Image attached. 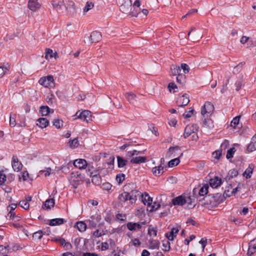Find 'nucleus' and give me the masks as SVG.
Masks as SVG:
<instances>
[{"label": "nucleus", "mask_w": 256, "mask_h": 256, "mask_svg": "<svg viewBox=\"0 0 256 256\" xmlns=\"http://www.w3.org/2000/svg\"><path fill=\"white\" fill-rule=\"evenodd\" d=\"M6 176L4 170L0 171V184H2L6 181Z\"/></svg>", "instance_id": "nucleus-53"}, {"label": "nucleus", "mask_w": 256, "mask_h": 256, "mask_svg": "<svg viewBox=\"0 0 256 256\" xmlns=\"http://www.w3.org/2000/svg\"><path fill=\"white\" fill-rule=\"evenodd\" d=\"M40 112L42 116H46L50 112V110L48 106H42Z\"/></svg>", "instance_id": "nucleus-38"}, {"label": "nucleus", "mask_w": 256, "mask_h": 256, "mask_svg": "<svg viewBox=\"0 0 256 256\" xmlns=\"http://www.w3.org/2000/svg\"><path fill=\"white\" fill-rule=\"evenodd\" d=\"M174 205L185 206L188 208H192L194 206V199L188 195H181L172 199Z\"/></svg>", "instance_id": "nucleus-2"}, {"label": "nucleus", "mask_w": 256, "mask_h": 256, "mask_svg": "<svg viewBox=\"0 0 256 256\" xmlns=\"http://www.w3.org/2000/svg\"><path fill=\"white\" fill-rule=\"evenodd\" d=\"M204 118L202 122V126L206 128L212 130L214 128V122L213 120L210 118Z\"/></svg>", "instance_id": "nucleus-14"}, {"label": "nucleus", "mask_w": 256, "mask_h": 256, "mask_svg": "<svg viewBox=\"0 0 256 256\" xmlns=\"http://www.w3.org/2000/svg\"><path fill=\"white\" fill-rule=\"evenodd\" d=\"M118 199L121 202H126L129 200V193L128 192H124L118 196Z\"/></svg>", "instance_id": "nucleus-39"}, {"label": "nucleus", "mask_w": 256, "mask_h": 256, "mask_svg": "<svg viewBox=\"0 0 256 256\" xmlns=\"http://www.w3.org/2000/svg\"><path fill=\"white\" fill-rule=\"evenodd\" d=\"M181 69L176 65H172L170 68V72L172 76H178L180 74Z\"/></svg>", "instance_id": "nucleus-28"}, {"label": "nucleus", "mask_w": 256, "mask_h": 256, "mask_svg": "<svg viewBox=\"0 0 256 256\" xmlns=\"http://www.w3.org/2000/svg\"><path fill=\"white\" fill-rule=\"evenodd\" d=\"M179 102L180 103V104L179 106H186L190 102V99L188 94H183L182 96L180 98Z\"/></svg>", "instance_id": "nucleus-26"}, {"label": "nucleus", "mask_w": 256, "mask_h": 256, "mask_svg": "<svg viewBox=\"0 0 256 256\" xmlns=\"http://www.w3.org/2000/svg\"><path fill=\"white\" fill-rule=\"evenodd\" d=\"M194 30V28H192L191 30L188 32V37L190 36V40H191L193 42H195L196 40H198L200 38H202V33L200 32H195L192 34H191L192 32Z\"/></svg>", "instance_id": "nucleus-16"}, {"label": "nucleus", "mask_w": 256, "mask_h": 256, "mask_svg": "<svg viewBox=\"0 0 256 256\" xmlns=\"http://www.w3.org/2000/svg\"><path fill=\"white\" fill-rule=\"evenodd\" d=\"M74 165L79 169L84 168L86 166L90 168V164H88L84 159L76 160L74 162Z\"/></svg>", "instance_id": "nucleus-9"}, {"label": "nucleus", "mask_w": 256, "mask_h": 256, "mask_svg": "<svg viewBox=\"0 0 256 256\" xmlns=\"http://www.w3.org/2000/svg\"><path fill=\"white\" fill-rule=\"evenodd\" d=\"M101 218L100 216L98 214L92 216L88 220L90 227L92 228H96Z\"/></svg>", "instance_id": "nucleus-8"}, {"label": "nucleus", "mask_w": 256, "mask_h": 256, "mask_svg": "<svg viewBox=\"0 0 256 256\" xmlns=\"http://www.w3.org/2000/svg\"><path fill=\"white\" fill-rule=\"evenodd\" d=\"M198 130V126L197 124H192V125H188L185 128L184 137L186 138L192 134L197 133Z\"/></svg>", "instance_id": "nucleus-7"}, {"label": "nucleus", "mask_w": 256, "mask_h": 256, "mask_svg": "<svg viewBox=\"0 0 256 256\" xmlns=\"http://www.w3.org/2000/svg\"><path fill=\"white\" fill-rule=\"evenodd\" d=\"M77 118H80L88 123L92 120V115L91 112L88 110H84L81 112L78 111L76 114Z\"/></svg>", "instance_id": "nucleus-6"}, {"label": "nucleus", "mask_w": 256, "mask_h": 256, "mask_svg": "<svg viewBox=\"0 0 256 256\" xmlns=\"http://www.w3.org/2000/svg\"><path fill=\"white\" fill-rule=\"evenodd\" d=\"M208 184H205L203 186H202L200 189L199 190L198 194L200 196H204L208 194Z\"/></svg>", "instance_id": "nucleus-40"}, {"label": "nucleus", "mask_w": 256, "mask_h": 256, "mask_svg": "<svg viewBox=\"0 0 256 256\" xmlns=\"http://www.w3.org/2000/svg\"><path fill=\"white\" fill-rule=\"evenodd\" d=\"M254 168V165L252 164H250L248 166V167L245 170L242 175L244 177H245L246 179L250 178L252 176V174L253 170Z\"/></svg>", "instance_id": "nucleus-22"}, {"label": "nucleus", "mask_w": 256, "mask_h": 256, "mask_svg": "<svg viewBox=\"0 0 256 256\" xmlns=\"http://www.w3.org/2000/svg\"><path fill=\"white\" fill-rule=\"evenodd\" d=\"M140 153V151L136 150H133L132 151L128 152L126 156L127 158H131L130 162L132 164H139L144 162L146 160V158L144 156H136Z\"/></svg>", "instance_id": "nucleus-3"}, {"label": "nucleus", "mask_w": 256, "mask_h": 256, "mask_svg": "<svg viewBox=\"0 0 256 256\" xmlns=\"http://www.w3.org/2000/svg\"><path fill=\"white\" fill-rule=\"evenodd\" d=\"M100 169L99 168L98 170L94 172H91L92 179V182L94 183V184L96 185H99L101 183V178L100 176V172H97L98 171H99Z\"/></svg>", "instance_id": "nucleus-11"}, {"label": "nucleus", "mask_w": 256, "mask_h": 256, "mask_svg": "<svg viewBox=\"0 0 256 256\" xmlns=\"http://www.w3.org/2000/svg\"><path fill=\"white\" fill-rule=\"evenodd\" d=\"M160 206V205L159 203H157L156 202H154V203L152 202L149 208H147V210L152 212L157 210Z\"/></svg>", "instance_id": "nucleus-42"}, {"label": "nucleus", "mask_w": 256, "mask_h": 256, "mask_svg": "<svg viewBox=\"0 0 256 256\" xmlns=\"http://www.w3.org/2000/svg\"><path fill=\"white\" fill-rule=\"evenodd\" d=\"M141 197L142 198V201L144 204V205H147L148 208H149L150 204H152V198H150L148 194L146 193H144V194H142Z\"/></svg>", "instance_id": "nucleus-21"}, {"label": "nucleus", "mask_w": 256, "mask_h": 256, "mask_svg": "<svg viewBox=\"0 0 256 256\" xmlns=\"http://www.w3.org/2000/svg\"><path fill=\"white\" fill-rule=\"evenodd\" d=\"M53 124L57 128H60L63 125V122L59 118H56L53 121Z\"/></svg>", "instance_id": "nucleus-44"}, {"label": "nucleus", "mask_w": 256, "mask_h": 256, "mask_svg": "<svg viewBox=\"0 0 256 256\" xmlns=\"http://www.w3.org/2000/svg\"><path fill=\"white\" fill-rule=\"evenodd\" d=\"M210 184L212 188H216L221 184V179L216 176L210 180Z\"/></svg>", "instance_id": "nucleus-23"}, {"label": "nucleus", "mask_w": 256, "mask_h": 256, "mask_svg": "<svg viewBox=\"0 0 256 256\" xmlns=\"http://www.w3.org/2000/svg\"><path fill=\"white\" fill-rule=\"evenodd\" d=\"M42 236V231H38L33 234V238L37 240H40Z\"/></svg>", "instance_id": "nucleus-58"}, {"label": "nucleus", "mask_w": 256, "mask_h": 256, "mask_svg": "<svg viewBox=\"0 0 256 256\" xmlns=\"http://www.w3.org/2000/svg\"><path fill=\"white\" fill-rule=\"evenodd\" d=\"M235 152H236V150H235L234 148H232L230 149H229L227 152V154H226V158L228 159H229V158H232L233 155H234V153Z\"/></svg>", "instance_id": "nucleus-50"}, {"label": "nucleus", "mask_w": 256, "mask_h": 256, "mask_svg": "<svg viewBox=\"0 0 256 256\" xmlns=\"http://www.w3.org/2000/svg\"><path fill=\"white\" fill-rule=\"evenodd\" d=\"M57 56V52H54L53 50L51 49H46L45 52V58L46 59L48 60L49 58H56Z\"/></svg>", "instance_id": "nucleus-31"}, {"label": "nucleus", "mask_w": 256, "mask_h": 256, "mask_svg": "<svg viewBox=\"0 0 256 256\" xmlns=\"http://www.w3.org/2000/svg\"><path fill=\"white\" fill-rule=\"evenodd\" d=\"M140 192L137 190H132L129 193V200L131 202L132 204L136 202L138 197L142 196Z\"/></svg>", "instance_id": "nucleus-12"}, {"label": "nucleus", "mask_w": 256, "mask_h": 256, "mask_svg": "<svg viewBox=\"0 0 256 256\" xmlns=\"http://www.w3.org/2000/svg\"><path fill=\"white\" fill-rule=\"evenodd\" d=\"M180 150L178 146L170 147L166 153V156L168 158H173L178 156V153Z\"/></svg>", "instance_id": "nucleus-10"}, {"label": "nucleus", "mask_w": 256, "mask_h": 256, "mask_svg": "<svg viewBox=\"0 0 256 256\" xmlns=\"http://www.w3.org/2000/svg\"><path fill=\"white\" fill-rule=\"evenodd\" d=\"M38 82L40 85L46 88H52L54 86V77L52 75L41 78Z\"/></svg>", "instance_id": "nucleus-5"}, {"label": "nucleus", "mask_w": 256, "mask_h": 256, "mask_svg": "<svg viewBox=\"0 0 256 256\" xmlns=\"http://www.w3.org/2000/svg\"><path fill=\"white\" fill-rule=\"evenodd\" d=\"M28 6L30 10L35 12L40 8V4L38 2V0H29Z\"/></svg>", "instance_id": "nucleus-13"}, {"label": "nucleus", "mask_w": 256, "mask_h": 256, "mask_svg": "<svg viewBox=\"0 0 256 256\" xmlns=\"http://www.w3.org/2000/svg\"><path fill=\"white\" fill-rule=\"evenodd\" d=\"M180 69L183 70V72L184 74H186L189 72L190 68L188 64H182L180 65Z\"/></svg>", "instance_id": "nucleus-56"}, {"label": "nucleus", "mask_w": 256, "mask_h": 256, "mask_svg": "<svg viewBox=\"0 0 256 256\" xmlns=\"http://www.w3.org/2000/svg\"><path fill=\"white\" fill-rule=\"evenodd\" d=\"M64 222V220L61 218H57L51 220L49 224L51 226L60 225Z\"/></svg>", "instance_id": "nucleus-34"}, {"label": "nucleus", "mask_w": 256, "mask_h": 256, "mask_svg": "<svg viewBox=\"0 0 256 256\" xmlns=\"http://www.w3.org/2000/svg\"><path fill=\"white\" fill-rule=\"evenodd\" d=\"M176 82L181 84L186 82V76L184 74H180L176 77Z\"/></svg>", "instance_id": "nucleus-45"}, {"label": "nucleus", "mask_w": 256, "mask_h": 256, "mask_svg": "<svg viewBox=\"0 0 256 256\" xmlns=\"http://www.w3.org/2000/svg\"><path fill=\"white\" fill-rule=\"evenodd\" d=\"M183 153H180V156L177 158H174L170 160L168 164V166L170 168H172L174 166H176L180 162L179 160V158H180L182 156Z\"/></svg>", "instance_id": "nucleus-32"}, {"label": "nucleus", "mask_w": 256, "mask_h": 256, "mask_svg": "<svg viewBox=\"0 0 256 256\" xmlns=\"http://www.w3.org/2000/svg\"><path fill=\"white\" fill-rule=\"evenodd\" d=\"M8 70L6 66H0V78H2Z\"/></svg>", "instance_id": "nucleus-57"}, {"label": "nucleus", "mask_w": 256, "mask_h": 256, "mask_svg": "<svg viewBox=\"0 0 256 256\" xmlns=\"http://www.w3.org/2000/svg\"><path fill=\"white\" fill-rule=\"evenodd\" d=\"M148 234L150 236H156V230L154 228L150 226L148 230Z\"/></svg>", "instance_id": "nucleus-54"}, {"label": "nucleus", "mask_w": 256, "mask_h": 256, "mask_svg": "<svg viewBox=\"0 0 256 256\" xmlns=\"http://www.w3.org/2000/svg\"><path fill=\"white\" fill-rule=\"evenodd\" d=\"M136 97V95L132 92H128L126 94V98L130 102H132Z\"/></svg>", "instance_id": "nucleus-46"}, {"label": "nucleus", "mask_w": 256, "mask_h": 256, "mask_svg": "<svg viewBox=\"0 0 256 256\" xmlns=\"http://www.w3.org/2000/svg\"><path fill=\"white\" fill-rule=\"evenodd\" d=\"M256 252V238L251 240L249 244L248 249L247 252L248 256H251Z\"/></svg>", "instance_id": "nucleus-15"}, {"label": "nucleus", "mask_w": 256, "mask_h": 256, "mask_svg": "<svg viewBox=\"0 0 256 256\" xmlns=\"http://www.w3.org/2000/svg\"><path fill=\"white\" fill-rule=\"evenodd\" d=\"M240 42L242 44H246L247 47L248 46L249 44L251 43L250 38L246 36H242L240 38Z\"/></svg>", "instance_id": "nucleus-43"}, {"label": "nucleus", "mask_w": 256, "mask_h": 256, "mask_svg": "<svg viewBox=\"0 0 256 256\" xmlns=\"http://www.w3.org/2000/svg\"><path fill=\"white\" fill-rule=\"evenodd\" d=\"M101 34L98 31H94L92 32L90 38L91 40V42H98L102 38Z\"/></svg>", "instance_id": "nucleus-19"}, {"label": "nucleus", "mask_w": 256, "mask_h": 256, "mask_svg": "<svg viewBox=\"0 0 256 256\" xmlns=\"http://www.w3.org/2000/svg\"><path fill=\"white\" fill-rule=\"evenodd\" d=\"M178 231L179 228H173L169 234H166V236L168 240H172L174 237L176 236V234L178 233Z\"/></svg>", "instance_id": "nucleus-27"}, {"label": "nucleus", "mask_w": 256, "mask_h": 256, "mask_svg": "<svg viewBox=\"0 0 256 256\" xmlns=\"http://www.w3.org/2000/svg\"><path fill=\"white\" fill-rule=\"evenodd\" d=\"M228 174L231 178L236 177L238 174V172L236 169H232L229 171Z\"/></svg>", "instance_id": "nucleus-60"}, {"label": "nucleus", "mask_w": 256, "mask_h": 256, "mask_svg": "<svg viewBox=\"0 0 256 256\" xmlns=\"http://www.w3.org/2000/svg\"><path fill=\"white\" fill-rule=\"evenodd\" d=\"M194 110V109L190 108V110L188 112H185L183 114V116L184 118H188L191 117L193 114Z\"/></svg>", "instance_id": "nucleus-61"}, {"label": "nucleus", "mask_w": 256, "mask_h": 256, "mask_svg": "<svg viewBox=\"0 0 256 256\" xmlns=\"http://www.w3.org/2000/svg\"><path fill=\"white\" fill-rule=\"evenodd\" d=\"M19 205L24 208V210H28L30 208V204L28 202H26V200H22L20 202Z\"/></svg>", "instance_id": "nucleus-47"}, {"label": "nucleus", "mask_w": 256, "mask_h": 256, "mask_svg": "<svg viewBox=\"0 0 256 256\" xmlns=\"http://www.w3.org/2000/svg\"><path fill=\"white\" fill-rule=\"evenodd\" d=\"M64 0H52L51 4L52 8L56 12L60 10L62 6L64 4Z\"/></svg>", "instance_id": "nucleus-18"}, {"label": "nucleus", "mask_w": 256, "mask_h": 256, "mask_svg": "<svg viewBox=\"0 0 256 256\" xmlns=\"http://www.w3.org/2000/svg\"><path fill=\"white\" fill-rule=\"evenodd\" d=\"M132 244L135 246H138L141 244V242L138 238H134L131 240Z\"/></svg>", "instance_id": "nucleus-64"}, {"label": "nucleus", "mask_w": 256, "mask_h": 256, "mask_svg": "<svg viewBox=\"0 0 256 256\" xmlns=\"http://www.w3.org/2000/svg\"><path fill=\"white\" fill-rule=\"evenodd\" d=\"M248 150L253 152L256 150V135L252 138L250 143L247 146Z\"/></svg>", "instance_id": "nucleus-30"}, {"label": "nucleus", "mask_w": 256, "mask_h": 256, "mask_svg": "<svg viewBox=\"0 0 256 256\" xmlns=\"http://www.w3.org/2000/svg\"><path fill=\"white\" fill-rule=\"evenodd\" d=\"M48 120L46 118H40L37 120L36 125L42 128H46L48 124Z\"/></svg>", "instance_id": "nucleus-25"}, {"label": "nucleus", "mask_w": 256, "mask_h": 256, "mask_svg": "<svg viewBox=\"0 0 256 256\" xmlns=\"http://www.w3.org/2000/svg\"><path fill=\"white\" fill-rule=\"evenodd\" d=\"M94 6V4L92 2H87L86 6L84 8L83 12L84 15L90 10H92Z\"/></svg>", "instance_id": "nucleus-41"}, {"label": "nucleus", "mask_w": 256, "mask_h": 256, "mask_svg": "<svg viewBox=\"0 0 256 256\" xmlns=\"http://www.w3.org/2000/svg\"><path fill=\"white\" fill-rule=\"evenodd\" d=\"M170 249V243L168 241H163L162 250L164 251H168Z\"/></svg>", "instance_id": "nucleus-49"}, {"label": "nucleus", "mask_w": 256, "mask_h": 256, "mask_svg": "<svg viewBox=\"0 0 256 256\" xmlns=\"http://www.w3.org/2000/svg\"><path fill=\"white\" fill-rule=\"evenodd\" d=\"M54 200L53 198H50L47 200L44 204L43 208H45L47 209H50L54 207Z\"/></svg>", "instance_id": "nucleus-36"}, {"label": "nucleus", "mask_w": 256, "mask_h": 256, "mask_svg": "<svg viewBox=\"0 0 256 256\" xmlns=\"http://www.w3.org/2000/svg\"><path fill=\"white\" fill-rule=\"evenodd\" d=\"M116 158L118 168H124L127 164L128 162V160L124 159V158L120 157V156H118Z\"/></svg>", "instance_id": "nucleus-35"}, {"label": "nucleus", "mask_w": 256, "mask_h": 256, "mask_svg": "<svg viewBox=\"0 0 256 256\" xmlns=\"http://www.w3.org/2000/svg\"><path fill=\"white\" fill-rule=\"evenodd\" d=\"M126 226L130 231L139 230L142 228V226L140 224L132 222H128L126 224Z\"/></svg>", "instance_id": "nucleus-24"}, {"label": "nucleus", "mask_w": 256, "mask_h": 256, "mask_svg": "<svg viewBox=\"0 0 256 256\" xmlns=\"http://www.w3.org/2000/svg\"><path fill=\"white\" fill-rule=\"evenodd\" d=\"M52 170L50 168H46V170H42L40 171V172L44 173V175L46 176H48L50 175L51 173H52Z\"/></svg>", "instance_id": "nucleus-62"}, {"label": "nucleus", "mask_w": 256, "mask_h": 256, "mask_svg": "<svg viewBox=\"0 0 256 256\" xmlns=\"http://www.w3.org/2000/svg\"><path fill=\"white\" fill-rule=\"evenodd\" d=\"M168 88L170 92L174 90L173 92H176V90L178 88L174 82H170L168 84Z\"/></svg>", "instance_id": "nucleus-51"}, {"label": "nucleus", "mask_w": 256, "mask_h": 256, "mask_svg": "<svg viewBox=\"0 0 256 256\" xmlns=\"http://www.w3.org/2000/svg\"><path fill=\"white\" fill-rule=\"evenodd\" d=\"M12 167L14 171L18 172L22 170V163L18 161V158L13 156L12 160Z\"/></svg>", "instance_id": "nucleus-17"}, {"label": "nucleus", "mask_w": 256, "mask_h": 256, "mask_svg": "<svg viewBox=\"0 0 256 256\" xmlns=\"http://www.w3.org/2000/svg\"><path fill=\"white\" fill-rule=\"evenodd\" d=\"M240 121V117L236 116L233 118L230 123V126L235 128L236 126L238 124Z\"/></svg>", "instance_id": "nucleus-52"}, {"label": "nucleus", "mask_w": 256, "mask_h": 256, "mask_svg": "<svg viewBox=\"0 0 256 256\" xmlns=\"http://www.w3.org/2000/svg\"><path fill=\"white\" fill-rule=\"evenodd\" d=\"M229 146V142L228 140H224L220 146V150H225Z\"/></svg>", "instance_id": "nucleus-63"}, {"label": "nucleus", "mask_w": 256, "mask_h": 256, "mask_svg": "<svg viewBox=\"0 0 256 256\" xmlns=\"http://www.w3.org/2000/svg\"><path fill=\"white\" fill-rule=\"evenodd\" d=\"M81 178L80 174L78 173H72L71 176V180L74 182H79Z\"/></svg>", "instance_id": "nucleus-48"}, {"label": "nucleus", "mask_w": 256, "mask_h": 256, "mask_svg": "<svg viewBox=\"0 0 256 256\" xmlns=\"http://www.w3.org/2000/svg\"><path fill=\"white\" fill-rule=\"evenodd\" d=\"M68 146L71 148H75L78 146L79 142L77 138H74L73 140H70L68 143Z\"/></svg>", "instance_id": "nucleus-33"}, {"label": "nucleus", "mask_w": 256, "mask_h": 256, "mask_svg": "<svg viewBox=\"0 0 256 256\" xmlns=\"http://www.w3.org/2000/svg\"><path fill=\"white\" fill-rule=\"evenodd\" d=\"M125 178V175L124 174H120L116 176V180L119 183H122L124 180Z\"/></svg>", "instance_id": "nucleus-55"}, {"label": "nucleus", "mask_w": 256, "mask_h": 256, "mask_svg": "<svg viewBox=\"0 0 256 256\" xmlns=\"http://www.w3.org/2000/svg\"><path fill=\"white\" fill-rule=\"evenodd\" d=\"M160 242L158 240L150 239L148 241V248L150 249H158Z\"/></svg>", "instance_id": "nucleus-29"}, {"label": "nucleus", "mask_w": 256, "mask_h": 256, "mask_svg": "<svg viewBox=\"0 0 256 256\" xmlns=\"http://www.w3.org/2000/svg\"><path fill=\"white\" fill-rule=\"evenodd\" d=\"M75 227L81 232H84L86 228V224L83 222H76Z\"/></svg>", "instance_id": "nucleus-37"}, {"label": "nucleus", "mask_w": 256, "mask_h": 256, "mask_svg": "<svg viewBox=\"0 0 256 256\" xmlns=\"http://www.w3.org/2000/svg\"><path fill=\"white\" fill-rule=\"evenodd\" d=\"M222 154V150H218L214 152L212 154L214 157L216 159H218Z\"/></svg>", "instance_id": "nucleus-59"}, {"label": "nucleus", "mask_w": 256, "mask_h": 256, "mask_svg": "<svg viewBox=\"0 0 256 256\" xmlns=\"http://www.w3.org/2000/svg\"><path fill=\"white\" fill-rule=\"evenodd\" d=\"M120 0V10L126 16L137 17L140 14L141 8L140 0Z\"/></svg>", "instance_id": "nucleus-1"}, {"label": "nucleus", "mask_w": 256, "mask_h": 256, "mask_svg": "<svg viewBox=\"0 0 256 256\" xmlns=\"http://www.w3.org/2000/svg\"><path fill=\"white\" fill-rule=\"evenodd\" d=\"M164 166L161 164L156 166L152 168V172L154 176H162L164 172Z\"/></svg>", "instance_id": "nucleus-20"}, {"label": "nucleus", "mask_w": 256, "mask_h": 256, "mask_svg": "<svg viewBox=\"0 0 256 256\" xmlns=\"http://www.w3.org/2000/svg\"><path fill=\"white\" fill-rule=\"evenodd\" d=\"M214 105L209 102H206L201 108L200 114L203 118L210 117L214 111Z\"/></svg>", "instance_id": "nucleus-4"}]
</instances>
